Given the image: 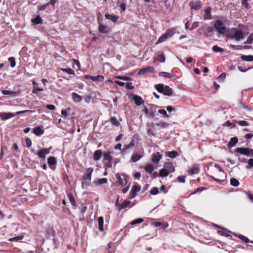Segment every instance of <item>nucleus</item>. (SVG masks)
<instances>
[{
	"label": "nucleus",
	"instance_id": "42",
	"mask_svg": "<svg viewBox=\"0 0 253 253\" xmlns=\"http://www.w3.org/2000/svg\"><path fill=\"white\" fill-rule=\"evenodd\" d=\"M107 179L106 178H99L97 180L95 183L96 184L101 185L103 184H105L107 182Z\"/></svg>",
	"mask_w": 253,
	"mask_h": 253
},
{
	"label": "nucleus",
	"instance_id": "13",
	"mask_svg": "<svg viewBox=\"0 0 253 253\" xmlns=\"http://www.w3.org/2000/svg\"><path fill=\"white\" fill-rule=\"evenodd\" d=\"M98 31L101 33L107 34L110 31V28L108 26L103 25L101 23L99 24Z\"/></svg>",
	"mask_w": 253,
	"mask_h": 253
},
{
	"label": "nucleus",
	"instance_id": "41",
	"mask_svg": "<svg viewBox=\"0 0 253 253\" xmlns=\"http://www.w3.org/2000/svg\"><path fill=\"white\" fill-rule=\"evenodd\" d=\"M178 155V153L175 151L168 152L167 156L170 158H174Z\"/></svg>",
	"mask_w": 253,
	"mask_h": 253
},
{
	"label": "nucleus",
	"instance_id": "64",
	"mask_svg": "<svg viewBox=\"0 0 253 253\" xmlns=\"http://www.w3.org/2000/svg\"><path fill=\"white\" fill-rule=\"evenodd\" d=\"M253 42V33H252L249 36L247 41V43H251Z\"/></svg>",
	"mask_w": 253,
	"mask_h": 253
},
{
	"label": "nucleus",
	"instance_id": "1",
	"mask_svg": "<svg viewBox=\"0 0 253 253\" xmlns=\"http://www.w3.org/2000/svg\"><path fill=\"white\" fill-rule=\"evenodd\" d=\"M155 88L159 93L166 96H171L173 93L172 89L169 86H165L163 84H155Z\"/></svg>",
	"mask_w": 253,
	"mask_h": 253
},
{
	"label": "nucleus",
	"instance_id": "33",
	"mask_svg": "<svg viewBox=\"0 0 253 253\" xmlns=\"http://www.w3.org/2000/svg\"><path fill=\"white\" fill-rule=\"evenodd\" d=\"M130 202L128 200L125 201L123 203H122L119 205V207L118 208V211H120L122 209L127 207L130 204Z\"/></svg>",
	"mask_w": 253,
	"mask_h": 253
},
{
	"label": "nucleus",
	"instance_id": "46",
	"mask_svg": "<svg viewBox=\"0 0 253 253\" xmlns=\"http://www.w3.org/2000/svg\"><path fill=\"white\" fill-rule=\"evenodd\" d=\"M168 169L169 172H173L175 171V168L171 163H168Z\"/></svg>",
	"mask_w": 253,
	"mask_h": 253
},
{
	"label": "nucleus",
	"instance_id": "39",
	"mask_svg": "<svg viewBox=\"0 0 253 253\" xmlns=\"http://www.w3.org/2000/svg\"><path fill=\"white\" fill-rule=\"evenodd\" d=\"M141 158V155L138 154H135L131 157V161L135 163L139 161Z\"/></svg>",
	"mask_w": 253,
	"mask_h": 253
},
{
	"label": "nucleus",
	"instance_id": "19",
	"mask_svg": "<svg viewBox=\"0 0 253 253\" xmlns=\"http://www.w3.org/2000/svg\"><path fill=\"white\" fill-rule=\"evenodd\" d=\"M238 142V138L237 137H233L231 138L230 141L227 144L229 148L234 147Z\"/></svg>",
	"mask_w": 253,
	"mask_h": 253
},
{
	"label": "nucleus",
	"instance_id": "30",
	"mask_svg": "<svg viewBox=\"0 0 253 253\" xmlns=\"http://www.w3.org/2000/svg\"><path fill=\"white\" fill-rule=\"evenodd\" d=\"M31 21L33 23L36 25L42 24V20L40 15H37L35 18L31 20Z\"/></svg>",
	"mask_w": 253,
	"mask_h": 253
},
{
	"label": "nucleus",
	"instance_id": "59",
	"mask_svg": "<svg viewBox=\"0 0 253 253\" xmlns=\"http://www.w3.org/2000/svg\"><path fill=\"white\" fill-rule=\"evenodd\" d=\"M237 124L241 126H248L249 123L245 121H239L237 122Z\"/></svg>",
	"mask_w": 253,
	"mask_h": 253
},
{
	"label": "nucleus",
	"instance_id": "20",
	"mask_svg": "<svg viewBox=\"0 0 253 253\" xmlns=\"http://www.w3.org/2000/svg\"><path fill=\"white\" fill-rule=\"evenodd\" d=\"M133 99L135 104L137 106H139L144 103V101L140 96L134 95Z\"/></svg>",
	"mask_w": 253,
	"mask_h": 253
},
{
	"label": "nucleus",
	"instance_id": "29",
	"mask_svg": "<svg viewBox=\"0 0 253 253\" xmlns=\"http://www.w3.org/2000/svg\"><path fill=\"white\" fill-rule=\"evenodd\" d=\"M222 229H223V230H218L217 231L218 234H219L221 236H225V237L229 236L228 233L230 232V231L228 230L227 229L223 228Z\"/></svg>",
	"mask_w": 253,
	"mask_h": 253
},
{
	"label": "nucleus",
	"instance_id": "43",
	"mask_svg": "<svg viewBox=\"0 0 253 253\" xmlns=\"http://www.w3.org/2000/svg\"><path fill=\"white\" fill-rule=\"evenodd\" d=\"M24 238V236L19 235L13 238H10L8 240L10 242H17L20 240L23 239Z\"/></svg>",
	"mask_w": 253,
	"mask_h": 253
},
{
	"label": "nucleus",
	"instance_id": "34",
	"mask_svg": "<svg viewBox=\"0 0 253 253\" xmlns=\"http://www.w3.org/2000/svg\"><path fill=\"white\" fill-rule=\"evenodd\" d=\"M241 59L243 61H253V55H243L241 56Z\"/></svg>",
	"mask_w": 253,
	"mask_h": 253
},
{
	"label": "nucleus",
	"instance_id": "35",
	"mask_svg": "<svg viewBox=\"0 0 253 253\" xmlns=\"http://www.w3.org/2000/svg\"><path fill=\"white\" fill-rule=\"evenodd\" d=\"M169 174V171L168 170L165 169H162L160 170L159 176L160 177H166Z\"/></svg>",
	"mask_w": 253,
	"mask_h": 253
},
{
	"label": "nucleus",
	"instance_id": "53",
	"mask_svg": "<svg viewBox=\"0 0 253 253\" xmlns=\"http://www.w3.org/2000/svg\"><path fill=\"white\" fill-rule=\"evenodd\" d=\"M158 112L163 115V116L165 117V118H169V116L168 115V114H167L166 111L164 109H160V110H158Z\"/></svg>",
	"mask_w": 253,
	"mask_h": 253
},
{
	"label": "nucleus",
	"instance_id": "45",
	"mask_svg": "<svg viewBox=\"0 0 253 253\" xmlns=\"http://www.w3.org/2000/svg\"><path fill=\"white\" fill-rule=\"evenodd\" d=\"M116 177L120 184L125 185L126 184L127 181L126 179L123 180L119 174H118Z\"/></svg>",
	"mask_w": 253,
	"mask_h": 253
},
{
	"label": "nucleus",
	"instance_id": "18",
	"mask_svg": "<svg viewBox=\"0 0 253 253\" xmlns=\"http://www.w3.org/2000/svg\"><path fill=\"white\" fill-rule=\"evenodd\" d=\"M105 16L106 19H109L114 23L116 22L119 18V17L118 16H116L114 14H110L108 13H106L105 14Z\"/></svg>",
	"mask_w": 253,
	"mask_h": 253
},
{
	"label": "nucleus",
	"instance_id": "63",
	"mask_svg": "<svg viewBox=\"0 0 253 253\" xmlns=\"http://www.w3.org/2000/svg\"><path fill=\"white\" fill-rule=\"evenodd\" d=\"M126 88L130 90H132L134 88V87L132 85L131 82H128L126 84Z\"/></svg>",
	"mask_w": 253,
	"mask_h": 253
},
{
	"label": "nucleus",
	"instance_id": "47",
	"mask_svg": "<svg viewBox=\"0 0 253 253\" xmlns=\"http://www.w3.org/2000/svg\"><path fill=\"white\" fill-rule=\"evenodd\" d=\"M8 60L10 62V66L12 68H13L15 66L16 62H15V59L14 57H10L8 58Z\"/></svg>",
	"mask_w": 253,
	"mask_h": 253
},
{
	"label": "nucleus",
	"instance_id": "14",
	"mask_svg": "<svg viewBox=\"0 0 253 253\" xmlns=\"http://www.w3.org/2000/svg\"><path fill=\"white\" fill-rule=\"evenodd\" d=\"M143 111L145 114L148 115L151 118H154L155 116L153 107H151L149 109L145 107Z\"/></svg>",
	"mask_w": 253,
	"mask_h": 253
},
{
	"label": "nucleus",
	"instance_id": "32",
	"mask_svg": "<svg viewBox=\"0 0 253 253\" xmlns=\"http://www.w3.org/2000/svg\"><path fill=\"white\" fill-rule=\"evenodd\" d=\"M110 122L115 126L118 127L120 125V123L115 117H111L110 119Z\"/></svg>",
	"mask_w": 253,
	"mask_h": 253
},
{
	"label": "nucleus",
	"instance_id": "21",
	"mask_svg": "<svg viewBox=\"0 0 253 253\" xmlns=\"http://www.w3.org/2000/svg\"><path fill=\"white\" fill-rule=\"evenodd\" d=\"M189 5L192 9L195 10H199L201 7V5L200 2H190Z\"/></svg>",
	"mask_w": 253,
	"mask_h": 253
},
{
	"label": "nucleus",
	"instance_id": "8",
	"mask_svg": "<svg viewBox=\"0 0 253 253\" xmlns=\"http://www.w3.org/2000/svg\"><path fill=\"white\" fill-rule=\"evenodd\" d=\"M47 163L51 169L53 170L55 169L57 161L55 157L52 156L49 157L47 159Z\"/></svg>",
	"mask_w": 253,
	"mask_h": 253
},
{
	"label": "nucleus",
	"instance_id": "50",
	"mask_svg": "<svg viewBox=\"0 0 253 253\" xmlns=\"http://www.w3.org/2000/svg\"><path fill=\"white\" fill-rule=\"evenodd\" d=\"M155 60H157L160 62H164L165 61V57L163 54L159 55Z\"/></svg>",
	"mask_w": 253,
	"mask_h": 253
},
{
	"label": "nucleus",
	"instance_id": "57",
	"mask_svg": "<svg viewBox=\"0 0 253 253\" xmlns=\"http://www.w3.org/2000/svg\"><path fill=\"white\" fill-rule=\"evenodd\" d=\"M143 218H138L136 220H134L133 221H132L131 222V224L132 225H135V224H139V223H142L143 221Z\"/></svg>",
	"mask_w": 253,
	"mask_h": 253
},
{
	"label": "nucleus",
	"instance_id": "56",
	"mask_svg": "<svg viewBox=\"0 0 253 253\" xmlns=\"http://www.w3.org/2000/svg\"><path fill=\"white\" fill-rule=\"evenodd\" d=\"M48 3H46V4H42V5H39L38 7V9L40 11H42V10H44V9H46V8L48 6Z\"/></svg>",
	"mask_w": 253,
	"mask_h": 253
},
{
	"label": "nucleus",
	"instance_id": "16",
	"mask_svg": "<svg viewBox=\"0 0 253 253\" xmlns=\"http://www.w3.org/2000/svg\"><path fill=\"white\" fill-rule=\"evenodd\" d=\"M152 224L155 227L160 226L163 229H165L169 226V224L167 222H154Z\"/></svg>",
	"mask_w": 253,
	"mask_h": 253
},
{
	"label": "nucleus",
	"instance_id": "37",
	"mask_svg": "<svg viewBox=\"0 0 253 253\" xmlns=\"http://www.w3.org/2000/svg\"><path fill=\"white\" fill-rule=\"evenodd\" d=\"M103 158L105 160L110 161L112 160V156L111 155V152H105L103 154Z\"/></svg>",
	"mask_w": 253,
	"mask_h": 253
},
{
	"label": "nucleus",
	"instance_id": "54",
	"mask_svg": "<svg viewBox=\"0 0 253 253\" xmlns=\"http://www.w3.org/2000/svg\"><path fill=\"white\" fill-rule=\"evenodd\" d=\"M2 93L4 95H14L16 94V92L14 91H11L7 90H3L2 91Z\"/></svg>",
	"mask_w": 253,
	"mask_h": 253
},
{
	"label": "nucleus",
	"instance_id": "28",
	"mask_svg": "<svg viewBox=\"0 0 253 253\" xmlns=\"http://www.w3.org/2000/svg\"><path fill=\"white\" fill-rule=\"evenodd\" d=\"M102 151L100 150H96L93 155V159L95 161L99 160L101 157Z\"/></svg>",
	"mask_w": 253,
	"mask_h": 253
},
{
	"label": "nucleus",
	"instance_id": "23",
	"mask_svg": "<svg viewBox=\"0 0 253 253\" xmlns=\"http://www.w3.org/2000/svg\"><path fill=\"white\" fill-rule=\"evenodd\" d=\"M176 30V29L175 28H169L166 31L165 34L166 35L168 38L171 37L175 33Z\"/></svg>",
	"mask_w": 253,
	"mask_h": 253
},
{
	"label": "nucleus",
	"instance_id": "5",
	"mask_svg": "<svg viewBox=\"0 0 253 253\" xmlns=\"http://www.w3.org/2000/svg\"><path fill=\"white\" fill-rule=\"evenodd\" d=\"M235 152L246 156L253 157V150L251 148L239 147L235 149Z\"/></svg>",
	"mask_w": 253,
	"mask_h": 253
},
{
	"label": "nucleus",
	"instance_id": "51",
	"mask_svg": "<svg viewBox=\"0 0 253 253\" xmlns=\"http://www.w3.org/2000/svg\"><path fill=\"white\" fill-rule=\"evenodd\" d=\"M212 50L215 52H221L224 51V49L217 45H214L212 47Z\"/></svg>",
	"mask_w": 253,
	"mask_h": 253
},
{
	"label": "nucleus",
	"instance_id": "4",
	"mask_svg": "<svg viewBox=\"0 0 253 253\" xmlns=\"http://www.w3.org/2000/svg\"><path fill=\"white\" fill-rule=\"evenodd\" d=\"M214 27L216 30L221 35L225 33L226 28L223 22L221 20H217L214 24Z\"/></svg>",
	"mask_w": 253,
	"mask_h": 253
},
{
	"label": "nucleus",
	"instance_id": "3",
	"mask_svg": "<svg viewBox=\"0 0 253 253\" xmlns=\"http://www.w3.org/2000/svg\"><path fill=\"white\" fill-rule=\"evenodd\" d=\"M93 171V169L92 168H89L86 169L85 172L82 176V186H83L85 184L88 185V183L91 181V174Z\"/></svg>",
	"mask_w": 253,
	"mask_h": 253
},
{
	"label": "nucleus",
	"instance_id": "58",
	"mask_svg": "<svg viewBox=\"0 0 253 253\" xmlns=\"http://www.w3.org/2000/svg\"><path fill=\"white\" fill-rule=\"evenodd\" d=\"M248 165L246 166L247 169L253 168V159H250L248 162Z\"/></svg>",
	"mask_w": 253,
	"mask_h": 253
},
{
	"label": "nucleus",
	"instance_id": "31",
	"mask_svg": "<svg viewBox=\"0 0 253 253\" xmlns=\"http://www.w3.org/2000/svg\"><path fill=\"white\" fill-rule=\"evenodd\" d=\"M67 196L72 205L74 207H75L76 206V203L73 194L71 192H69L68 193Z\"/></svg>",
	"mask_w": 253,
	"mask_h": 253
},
{
	"label": "nucleus",
	"instance_id": "36",
	"mask_svg": "<svg viewBox=\"0 0 253 253\" xmlns=\"http://www.w3.org/2000/svg\"><path fill=\"white\" fill-rule=\"evenodd\" d=\"M145 170L149 173H152L154 170V167L152 164H147L144 167Z\"/></svg>",
	"mask_w": 253,
	"mask_h": 253
},
{
	"label": "nucleus",
	"instance_id": "12",
	"mask_svg": "<svg viewBox=\"0 0 253 253\" xmlns=\"http://www.w3.org/2000/svg\"><path fill=\"white\" fill-rule=\"evenodd\" d=\"M16 114L13 113H0V118L2 120H6L14 117Z\"/></svg>",
	"mask_w": 253,
	"mask_h": 253
},
{
	"label": "nucleus",
	"instance_id": "11",
	"mask_svg": "<svg viewBox=\"0 0 253 253\" xmlns=\"http://www.w3.org/2000/svg\"><path fill=\"white\" fill-rule=\"evenodd\" d=\"M140 190V186L138 185H134L132 187L130 192V196L131 198H134L136 195V193Z\"/></svg>",
	"mask_w": 253,
	"mask_h": 253
},
{
	"label": "nucleus",
	"instance_id": "62",
	"mask_svg": "<svg viewBox=\"0 0 253 253\" xmlns=\"http://www.w3.org/2000/svg\"><path fill=\"white\" fill-rule=\"evenodd\" d=\"M177 180L179 182L184 183L185 181V176H179L177 177Z\"/></svg>",
	"mask_w": 253,
	"mask_h": 253
},
{
	"label": "nucleus",
	"instance_id": "55",
	"mask_svg": "<svg viewBox=\"0 0 253 253\" xmlns=\"http://www.w3.org/2000/svg\"><path fill=\"white\" fill-rule=\"evenodd\" d=\"M159 193V190L157 187H153L150 190V194L153 195H157Z\"/></svg>",
	"mask_w": 253,
	"mask_h": 253
},
{
	"label": "nucleus",
	"instance_id": "10",
	"mask_svg": "<svg viewBox=\"0 0 253 253\" xmlns=\"http://www.w3.org/2000/svg\"><path fill=\"white\" fill-rule=\"evenodd\" d=\"M32 84L33 85V89L32 90V93L37 95L38 96H39V95H40L39 92L43 91V89L42 88L37 87L38 84L37 83H36L35 81H33Z\"/></svg>",
	"mask_w": 253,
	"mask_h": 253
},
{
	"label": "nucleus",
	"instance_id": "7",
	"mask_svg": "<svg viewBox=\"0 0 253 253\" xmlns=\"http://www.w3.org/2000/svg\"><path fill=\"white\" fill-rule=\"evenodd\" d=\"M154 70V69L153 67H147L146 68L141 69L137 73V75L140 76L145 75L147 73H153Z\"/></svg>",
	"mask_w": 253,
	"mask_h": 253
},
{
	"label": "nucleus",
	"instance_id": "9",
	"mask_svg": "<svg viewBox=\"0 0 253 253\" xmlns=\"http://www.w3.org/2000/svg\"><path fill=\"white\" fill-rule=\"evenodd\" d=\"M84 79L86 80L90 79L93 81H101L103 82L104 78L102 75H98L97 76H92L90 75H85L84 77Z\"/></svg>",
	"mask_w": 253,
	"mask_h": 253
},
{
	"label": "nucleus",
	"instance_id": "61",
	"mask_svg": "<svg viewBox=\"0 0 253 253\" xmlns=\"http://www.w3.org/2000/svg\"><path fill=\"white\" fill-rule=\"evenodd\" d=\"M25 143H26V146L28 147V148H29L32 145V141L31 140V139L29 138H26V139H25Z\"/></svg>",
	"mask_w": 253,
	"mask_h": 253
},
{
	"label": "nucleus",
	"instance_id": "60",
	"mask_svg": "<svg viewBox=\"0 0 253 253\" xmlns=\"http://www.w3.org/2000/svg\"><path fill=\"white\" fill-rule=\"evenodd\" d=\"M225 77H226V73H222L218 76V77L217 78V79L219 81H222L224 80Z\"/></svg>",
	"mask_w": 253,
	"mask_h": 253
},
{
	"label": "nucleus",
	"instance_id": "17",
	"mask_svg": "<svg viewBox=\"0 0 253 253\" xmlns=\"http://www.w3.org/2000/svg\"><path fill=\"white\" fill-rule=\"evenodd\" d=\"M211 8L208 7L205 10V14L204 15V19L205 20H210L212 19V16L211 15Z\"/></svg>",
	"mask_w": 253,
	"mask_h": 253
},
{
	"label": "nucleus",
	"instance_id": "40",
	"mask_svg": "<svg viewBox=\"0 0 253 253\" xmlns=\"http://www.w3.org/2000/svg\"><path fill=\"white\" fill-rule=\"evenodd\" d=\"M61 70L70 75L75 74V71L71 68H62Z\"/></svg>",
	"mask_w": 253,
	"mask_h": 253
},
{
	"label": "nucleus",
	"instance_id": "24",
	"mask_svg": "<svg viewBox=\"0 0 253 253\" xmlns=\"http://www.w3.org/2000/svg\"><path fill=\"white\" fill-rule=\"evenodd\" d=\"M134 146V140H132L131 142L127 145H126L123 149L122 154H124L127 150L133 147Z\"/></svg>",
	"mask_w": 253,
	"mask_h": 253
},
{
	"label": "nucleus",
	"instance_id": "2",
	"mask_svg": "<svg viewBox=\"0 0 253 253\" xmlns=\"http://www.w3.org/2000/svg\"><path fill=\"white\" fill-rule=\"evenodd\" d=\"M229 37L239 41L243 39L244 34L241 30L236 28H232L229 31Z\"/></svg>",
	"mask_w": 253,
	"mask_h": 253
},
{
	"label": "nucleus",
	"instance_id": "26",
	"mask_svg": "<svg viewBox=\"0 0 253 253\" xmlns=\"http://www.w3.org/2000/svg\"><path fill=\"white\" fill-rule=\"evenodd\" d=\"M98 223L99 230L100 231H103L104 230V228H103L104 219L102 216H100L98 217Z\"/></svg>",
	"mask_w": 253,
	"mask_h": 253
},
{
	"label": "nucleus",
	"instance_id": "44",
	"mask_svg": "<svg viewBox=\"0 0 253 253\" xmlns=\"http://www.w3.org/2000/svg\"><path fill=\"white\" fill-rule=\"evenodd\" d=\"M230 184L231 185L236 187L238 186L240 183L237 179L235 178H232L230 179Z\"/></svg>",
	"mask_w": 253,
	"mask_h": 253
},
{
	"label": "nucleus",
	"instance_id": "25",
	"mask_svg": "<svg viewBox=\"0 0 253 253\" xmlns=\"http://www.w3.org/2000/svg\"><path fill=\"white\" fill-rule=\"evenodd\" d=\"M33 132L36 135L40 136L43 133L44 131L40 126H37L33 129Z\"/></svg>",
	"mask_w": 253,
	"mask_h": 253
},
{
	"label": "nucleus",
	"instance_id": "15",
	"mask_svg": "<svg viewBox=\"0 0 253 253\" xmlns=\"http://www.w3.org/2000/svg\"><path fill=\"white\" fill-rule=\"evenodd\" d=\"M200 171L199 167L197 165H193L191 168L188 170V172L190 175L198 173Z\"/></svg>",
	"mask_w": 253,
	"mask_h": 253
},
{
	"label": "nucleus",
	"instance_id": "27",
	"mask_svg": "<svg viewBox=\"0 0 253 253\" xmlns=\"http://www.w3.org/2000/svg\"><path fill=\"white\" fill-rule=\"evenodd\" d=\"M72 96L73 100L76 102H79L81 101L82 100V96L76 92L72 93Z\"/></svg>",
	"mask_w": 253,
	"mask_h": 253
},
{
	"label": "nucleus",
	"instance_id": "52",
	"mask_svg": "<svg viewBox=\"0 0 253 253\" xmlns=\"http://www.w3.org/2000/svg\"><path fill=\"white\" fill-rule=\"evenodd\" d=\"M238 237L246 243L250 242V240L247 237H245L243 235L240 234L238 235Z\"/></svg>",
	"mask_w": 253,
	"mask_h": 253
},
{
	"label": "nucleus",
	"instance_id": "49",
	"mask_svg": "<svg viewBox=\"0 0 253 253\" xmlns=\"http://www.w3.org/2000/svg\"><path fill=\"white\" fill-rule=\"evenodd\" d=\"M159 76L164 77L167 78H171L172 77L170 73L166 72H160Z\"/></svg>",
	"mask_w": 253,
	"mask_h": 253
},
{
	"label": "nucleus",
	"instance_id": "6",
	"mask_svg": "<svg viewBox=\"0 0 253 253\" xmlns=\"http://www.w3.org/2000/svg\"><path fill=\"white\" fill-rule=\"evenodd\" d=\"M51 148L46 149V148H43L41 150H40L38 153L37 155L38 157L42 159L45 158L46 155L48 154L50 152V150Z\"/></svg>",
	"mask_w": 253,
	"mask_h": 253
},
{
	"label": "nucleus",
	"instance_id": "48",
	"mask_svg": "<svg viewBox=\"0 0 253 253\" xmlns=\"http://www.w3.org/2000/svg\"><path fill=\"white\" fill-rule=\"evenodd\" d=\"M168 39L167 37L166 36V35L164 34L163 35H162L159 39H158V41L157 42V44L160 43L164 41H165Z\"/></svg>",
	"mask_w": 253,
	"mask_h": 253
},
{
	"label": "nucleus",
	"instance_id": "38",
	"mask_svg": "<svg viewBox=\"0 0 253 253\" xmlns=\"http://www.w3.org/2000/svg\"><path fill=\"white\" fill-rule=\"evenodd\" d=\"M155 125L157 126H160L161 128H166L169 126V124L168 123L164 122H159L158 123H156Z\"/></svg>",
	"mask_w": 253,
	"mask_h": 253
},
{
	"label": "nucleus",
	"instance_id": "22",
	"mask_svg": "<svg viewBox=\"0 0 253 253\" xmlns=\"http://www.w3.org/2000/svg\"><path fill=\"white\" fill-rule=\"evenodd\" d=\"M162 158L161 155L160 154V153L157 152L156 153H154L152 155V161L153 163H157L159 162V161L160 160V159Z\"/></svg>",
	"mask_w": 253,
	"mask_h": 253
}]
</instances>
